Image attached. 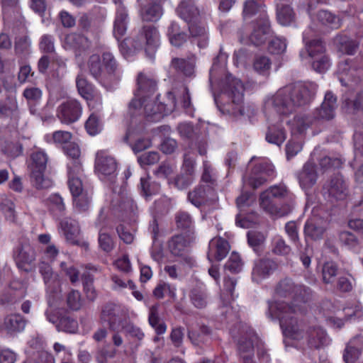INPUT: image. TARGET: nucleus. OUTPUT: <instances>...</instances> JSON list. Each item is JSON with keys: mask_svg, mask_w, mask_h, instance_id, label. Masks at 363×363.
Instances as JSON below:
<instances>
[{"mask_svg": "<svg viewBox=\"0 0 363 363\" xmlns=\"http://www.w3.org/2000/svg\"><path fill=\"white\" fill-rule=\"evenodd\" d=\"M316 91V85L297 82L279 89L273 96L267 98L264 104V112L267 121H272L274 114L288 116L296 107L311 102Z\"/></svg>", "mask_w": 363, "mask_h": 363, "instance_id": "f257e3e1", "label": "nucleus"}, {"mask_svg": "<svg viewBox=\"0 0 363 363\" xmlns=\"http://www.w3.org/2000/svg\"><path fill=\"white\" fill-rule=\"evenodd\" d=\"M304 313L302 305L268 301L267 316L272 320L279 319L284 335L294 340L304 337L303 325L298 321V316Z\"/></svg>", "mask_w": 363, "mask_h": 363, "instance_id": "f03ea898", "label": "nucleus"}, {"mask_svg": "<svg viewBox=\"0 0 363 363\" xmlns=\"http://www.w3.org/2000/svg\"><path fill=\"white\" fill-rule=\"evenodd\" d=\"M220 94L215 101L223 113L233 116H243L244 86L241 81L227 74L221 82Z\"/></svg>", "mask_w": 363, "mask_h": 363, "instance_id": "7ed1b4c3", "label": "nucleus"}, {"mask_svg": "<svg viewBox=\"0 0 363 363\" xmlns=\"http://www.w3.org/2000/svg\"><path fill=\"white\" fill-rule=\"evenodd\" d=\"M259 204L269 214L283 217L292 211L294 196L284 185L273 186L261 194Z\"/></svg>", "mask_w": 363, "mask_h": 363, "instance_id": "20e7f679", "label": "nucleus"}, {"mask_svg": "<svg viewBox=\"0 0 363 363\" xmlns=\"http://www.w3.org/2000/svg\"><path fill=\"white\" fill-rule=\"evenodd\" d=\"M231 335L236 343L237 352L242 363H255L253 360L255 344L258 336L254 330L245 323H239L230 330Z\"/></svg>", "mask_w": 363, "mask_h": 363, "instance_id": "39448f33", "label": "nucleus"}, {"mask_svg": "<svg viewBox=\"0 0 363 363\" xmlns=\"http://www.w3.org/2000/svg\"><path fill=\"white\" fill-rule=\"evenodd\" d=\"M47 162L48 156L44 151L40 150L33 151L28 161L30 182L33 186L38 189H47L53 184L52 181L45 176Z\"/></svg>", "mask_w": 363, "mask_h": 363, "instance_id": "423d86ee", "label": "nucleus"}, {"mask_svg": "<svg viewBox=\"0 0 363 363\" xmlns=\"http://www.w3.org/2000/svg\"><path fill=\"white\" fill-rule=\"evenodd\" d=\"M160 38L158 30L154 26H143L137 35L133 38V46L135 50L144 49L150 58H153L160 47Z\"/></svg>", "mask_w": 363, "mask_h": 363, "instance_id": "0eeeda50", "label": "nucleus"}, {"mask_svg": "<svg viewBox=\"0 0 363 363\" xmlns=\"http://www.w3.org/2000/svg\"><path fill=\"white\" fill-rule=\"evenodd\" d=\"M101 60L105 73L102 75V86L107 90H112L121 79L118 63L114 55L108 51L102 53Z\"/></svg>", "mask_w": 363, "mask_h": 363, "instance_id": "6e6552de", "label": "nucleus"}, {"mask_svg": "<svg viewBox=\"0 0 363 363\" xmlns=\"http://www.w3.org/2000/svg\"><path fill=\"white\" fill-rule=\"evenodd\" d=\"M324 197L330 202L345 199L348 194V184L342 175L335 174L323 186Z\"/></svg>", "mask_w": 363, "mask_h": 363, "instance_id": "1a4fd4ad", "label": "nucleus"}, {"mask_svg": "<svg viewBox=\"0 0 363 363\" xmlns=\"http://www.w3.org/2000/svg\"><path fill=\"white\" fill-rule=\"evenodd\" d=\"M82 113V106L76 99H68L57 108L56 116L60 121L66 125L77 121Z\"/></svg>", "mask_w": 363, "mask_h": 363, "instance_id": "9d476101", "label": "nucleus"}, {"mask_svg": "<svg viewBox=\"0 0 363 363\" xmlns=\"http://www.w3.org/2000/svg\"><path fill=\"white\" fill-rule=\"evenodd\" d=\"M272 33L269 17L266 13H262L252 22V30L249 39L253 45H259L271 37Z\"/></svg>", "mask_w": 363, "mask_h": 363, "instance_id": "9b49d317", "label": "nucleus"}, {"mask_svg": "<svg viewBox=\"0 0 363 363\" xmlns=\"http://www.w3.org/2000/svg\"><path fill=\"white\" fill-rule=\"evenodd\" d=\"M278 268L277 263L271 258H261L255 261L252 270V279L260 283L269 278Z\"/></svg>", "mask_w": 363, "mask_h": 363, "instance_id": "f8f14e48", "label": "nucleus"}, {"mask_svg": "<svg viewBox=\"0 0 363 363\" xmlns=\"http://www.w3.org/2000/svg\"><path fill=\"white\" fill-rule=\"evenodd\" d=\"M101 318L108 323L111 330L118 331L123 324L124 314L118 306L108 303L102 309Z\"/></svg>", "mask_w": 363, "mask_h": 363, "instance_id": "ddd939ff", "label": "nucleus"}, {"mask_svg": "<svg viewBox=\"0 0 363 363\" xmlns=\"http://www.w3.org/2000/svg\"><path fill=\"white\" fill-rule=\"evenodd\" d=\"M26 294V284L19 280H13L6 290L0 294V303H13L23 298Z\"/></svg>", "mask_w": 363, "mask_h": 363, "instance_id": "4468645a", "label": "nucleus"}, {"mask_svg": "<svg viewBox=\"0 0 363 363\" xmlns=\"http://www.w3.org/2000/svg\"><path fill=\"white\" fill-rule=\"evenodd\" d=\"M13 257L19 269L28 272L35 259V252L32 245L25 242L17 247L14 251Z\"/></svg>", "mask_w": 363, "mask_h": 363, "instance_id": "2eb2a0df", "label": "nucleus"}, {"mask_svg": "<svg viewBox=\"0 0 363 363\" xmlns=\"http://www.w3.org/2000/svg\"><path fill=\"white\" fill-rule=\"evenodd\" d=\"M337 98L331 91H327L320 107L316 109L315 119L331 120L335 117L337 108Z\"/></svg>", "mask_w": 363, "mask_h": 363, "instance_id": "dca6fc26", "label": "nucleus"}, {"mask_svg": "<svg viewBox=\"0 0 363 363\" xmlns=\"http://www.w3.org/2000/svg\"><path fill=\"white\" fill-rule=\"evenodd\" d=\"M95 168L96 171L105 177H114L116 174L117 164L113 157L108 155L104 152L100 151L96 154Z\"/></svg>", "mask_w": 363, "mask_h": 363, "instance_id": "f3484780", "label": "nucleus"}, {"mask_svg": "<svg viewBox=\"0 0 363 363\" xmlns=\"http://www.w3.org/2000/svg\"><path fill=\"white\" fill-rule=\"evenodd\" d=\"M325 230V221L318 216L308 218L304 225L305 236L313 240L322 239Z\"/></svg>", "mask_w": 363, "mask_h": 363, "instance_id": "a211bd4d", "label": "nucleus"}, {"mask_svg": "<svg viewBox=\"0 0 363 363\" xmlns=\"http://www.w3.org/2000/svg\"><path fill=\"white\" fill-rule=\"evenodd\" d=\"M144 114L152 121H158L172 111V108L162 103L146 99L143 108Z\"/></svg>", "mask_w": 363, "mask_h": 363, "instance_id": "6ab92c4d", "label": "nucleus"}, {"mask_svg": "<svg viewBox=\"0 0 363 363\" xmlns=\"http://www.w3.org/2000/svg\"><path fill=\"white\" fill-rule=\"evenodd\" d=\"M137 85L138 88L135 92L136 97L144 99H150L155 94L157 88L156 81L143 72L138 74Z\"/></svg>", "mask_w": 363, "mask_h": 363, "instance_id": "aec40b11", "label": "nucleus"}, {"mask_svg": "<svg viewBox=\"0 0 363 363\" xmlns=\"http://www.w3.org/2000/svg\"><path fill=\"white\" fill-rule=\"evenodd\" d=\"M297 177L302 189H311L315 185L318 179L315 165L311 162H307Z\"/></svg>", "mask_w": 363, "mask_h": 363, "instance_id": "412c9836", "label": "nucleus"}, {"mask_svg": "<svg viewBox=\"0 0 363 363\" xmlns=\"http://www.w3.org/2000/svg\"><path fill=\"white\" fill-rule=\"evenodd\" d=\"M177 13L189 26L200 19L198 9L192 3V0H184L177 7Z\"/></svg>", "mask_w": 363, "mask_h": 363, "instance_id": "4be33fe9", "label": "nucleus"}, {"mask_svg": "<svg viewBox=\"0 0 363 363\" xmlns=\"http://www.w3.org/2000/svg\"><path fill=\"white\" fill-rule=\"evenodd\" d=\"M177 228L189 237V240H194V222L192 216L186 211H179L175 214Z\"/></svg>", "mask_w": 363, "mask_h": 363, "instance_id": "5701e85b", "label": "nucleus"}, {"mask_svg": "<svg viewBox=\"0 0 363 363\" xmlns=\"http://www.w3.org/2000/svg\"><path fill=\"white\" fill-rule=\"evenodd\" d=\"M65 45L68 49L82 52L89 49L91 46V40L84 34L71 33L66 35Z\"/></svg>", "mask_w": 363, "mask_h": 363, "instance_id": "b1692460", "label": "nucleus"}, {"mask_svg": "<svg viewBox=\"0 0 363 363\" xmlns=\"http://www.w3.org/2000/svg\"><path fill=\"white\" fill-rule=\"evenodd\" d=\"M60 225L66 240L72 244L78 245V237L80 234L79 223L72 218L67 217L60 221Z\"/></svg>", "mask_w": 363, "mask_h": 363, "instance_id": "393cba45", "label": "nucleus"}, {"mask_svg": "<svg viewBox=\"0 0 363 363\" xmlns=\"http://www.w3.org/2000/svg\"><path fill=\"white\" fill-rule=\"evenodd\" d=\"M228 242L221 238H214L209 242L208 257L217 261L224 259L229 252Z\"/></svg>", "mask_w": 363, "mask_h": 363, "instance_id": "a878e982", "label": "nucleus"}, {"mask_svg": "<svg viewBox=\"0 0 363 363\" xmlns=\"http://www.w3.org/2000/svg\"><path fill=\"white\" fill-rule=\"evenodd\" d=\"M189 38L196 42L200 48H206L208 44V35L206 27L199 21L188 26Z\"/></svg>", "mask_w": 363, "mask_h": 363, "instance_id": "bb28decb", "label": "nucleus"}, {"mask_svg": "<svg viewBox=\"0 0 363 363\" xmlns=\"http://www.w3.org/2000/svg\"><path fill=\"white\" fill-rule=\"evenodd\" d=\"M363 350L362 340L359 337L351 339L347 344L343 352V360L345 363H354L360 357Z\"/></svg>", "mask_w": 363, "mask_h": 363, "instance_id": "cd10ccee", "label": "nucleus"}, {"mask_svg": "<svg viewBox=\"0 0 363 363\" xmlns=\"http://www.w3.org/2000/svg\"><path fill=\"white\" fill-rule=\"evenodd\" d=\"M311 30H305L303 34V40L305 48L309 57L315 58L321 55H325V48L323 41L320 39H310L309 33Z\"/></svg>", "mask_w": 363, "mask_h": 363, "instance_id": "c85d7f7f", "label": "nucleus"}, {"mask_svg": "<svg viewBox=\"0 0 363 363\" xmlns=\"http://www.w3.org/2000/svg\"><path fill=\"white\" fill-rule=\"evenodd\" d=\"M193 240L182 234L176 235L168 241V248L173 255L182 257L186 254L189 245Z\"/></svg>", "mask_w": 363, "mask_h": 363, "instance_id": "c756f323", "label": "nucleus"}, {"mask_svg": "<svg viewBox=\"0 0 363 363\" xmlns=\"http://www.w3.org/2000/svg\"><path fill=\"white\" fill-rule=\"evenodd\" d=\"M274 119L268 121L269 126L265 135V139L269 143L280 146L286 138V130L281 125L277 123H273Z\"/></svg>", "mask_w": 363, "mask_h": 363, "instance_id": "7c9ffc66", "label": "nucleus"}, {"mask_svg": "<svg viewBox=\"0 0 363 363\" xmlns=\"http://www.w3.org/2000/svg\"><path fill=\"white\" fill-rule=\"evenodd\" d=\"M306 334L308 343L311 347L318 349L328 344L327 334L320 327H310Z\"/></svg>", "mask_w": 363, "mask_h": 363, "instance_id": "2f4dec72", "label": "nucleus"}, {"mask_svg": "<svg viewBox=\"0 0 363 363\" xmlns=\"http://www.w3.org/2000/svg\"><path fill=\"white\" fill-rule=\"evenodd\" d=\"M167 36L172 45L179 48L189 38V35L182 30L176 22H172L167 28Z\"/></svg>", "mask_w": 363, "mask_h": 363, "instance_id": "473e14b6", "label": "nucleus"}, {"mask_svg": "<svg viewBox=\"0 0 363 363\" xmlns=\"http://www.w3.org/2000/svg\"><path fill=\"white\" fill-rule=\"evenodd\" d=\"M128 16L124 7L120 6L117 9L113 26V35L119 40L126 33Z\"/></svg>", "mask_w": 363, "mask_h": 363, "instance_id": "72a5a7b5", "label": "nucleus"}, {"mask_svg": "<svg viewBox=\"0 0 363 363\" xmlns=\"http://www.w3.org/2000/svg\"><path fill=\"white\" fill-rule=\"evenodd\" d=\"M169 96L172 97V111L174 109L176 106L175 104V97L177 96L179 98L182 107L186 111H190L191 110V96L188 87L182 84L179 86V88L174 89L173 91L169 92Z\"/></svg>", "mask_w": 363, "mask_h": 363, "instance_id": "f704fd0d", "label": "nucleus"}, {"mask_svg": "<svg viewBox=\"0 0 363 363\" xmlns=\"http://www.w3.org/2000/svg\"><path fill=\"white\" fill-rule=\"evenodd\" d=\"M316 21L325 28L337 29L342 25L339 16L326 10H320L316 14Z\"/></svg>", "mask_w": 363, "mask_h": 363, "instance_id": "c9c22d12", "label": "nucleus"}, {"mask_svg": "<svg viewBox=\"0 0 363 363\" xmlns=\"http://www.w3.org/2000/svg\"><path fill=\"white\" fill-rule=\"evenodd\" d=\"M334 43L340 52L350 55H352L356 52L359 46V44L356 40L350 39L347 35L341 34L337 35L335 37Z\"/></svg>", "mask_w": 363, "mask_h": 363, "instance_id": "e433bc0d", "label": "nucleus"}, {"mask_svg": "<svg viewBox=\"0 0 363 363\" xmlns=\"http://www.w3.org/2000/svg\"><path fill=\"white\" fill-rule=\"evenodd\" d=\"M351 60H345L338 64V78L342 86H350V82L354 80L356 70L352 66Z\"/></svg>", "mask_w": 363, "mask_h": 363, "instance_id": "4c0bfd02", "label": "nucleus"}, {"mask_svg": "<svg viewBox=\"0 0 363 363\" xmlns=\"http://www.w3.org/2000/svg\"><path fill=\"white\" fill-rule=\"evenodd\" d=\"M26 320L19 314L8 315L4 319V327L9 333H19L24 330Z\"/></svg>", "mask_w": 363, "mask_h": 363, "instance_id": "58836bf2", "label": "nucleus"}, {"mask_svg": "<svg viewBox=\"0 0 363 363\" xmlns=\"http://www.w3.org/2000/svg\"><path fill=\"white\" fill-rule=\"evenodd\" d=\"M38 268L45 285L52 289L59 285V276L52 271L48 263L40 262Z\"/></svg>", "mask_w": 363, "mask_h": 363, "instance_id": "ea45409f", "label": "nucleus"}, {"mask_svg": "<svg viewBox=\"0 0 363 363\" xmlns=\"http://www.w3.org/2000/svg\"><path fill=\"white\" fill-rule=\"evenodd\" d=\"M211 188L209 185H199L188 194V200L195 206L199 207L206 200L207 194Z\"/></svg>", "mask_w": 363, "mask_h": 363, "instance_id": "a19ab883", "label": "nucleus"}, {"mask_svg": "<svg viewBox=\"0 0 363 363\" xmlns=\"http://www.w3.org/2000/svg\"><path fill=\"white\" fill-rule=\"evenodd\" d=\"M47 206L55 216H62L66 211V206L62 197L59 194H51L46 201Z\"/></svg>", "mask_w": 363, "mask_h": 363, "instance_id": "79ce46f5", "label": "nucleus"}, {"mask_svg": "<svg viewBox=\"0 0 363 363\" xmlns=\"http://www.w3.org/2000/svg\"><path fill=\"white\" fill-rule=\"evenodd\" d=\"M87 66L90 74L102 85V75L105 74L101 57L98 55L89 57Z\"/></svg>", "mask_w": 363, "mask_h": 363, "instance_id": "37998d69", "label": "nucleus"}, {"mask_svg": "<svg viewBox=\"0 0 363 363\" xmlns=\"http://www.w3.org/2000/svg\"><path fill=\"white\" fill-rule=\"evenodd\" d=\"M148 321L157 335H162L166 332L167 325L160 320L158 304H155L150 308Z\"/></svg>", "mask_w": 363, "mask_h": 363, "instance_id": "c03bdc74", "label": "nucleus"}, {"mask_svg": "<svg viewBox=\"0 0 363 363\" xmlns=\"http://www.w3.org/2000/svg\"><path fill=\"white\" fill-rule=\"evenodd\" d=\"M162 11L160 4L153 3L144 6L140 12L144 21H157L162 16Z\"/></svg>", "mask_w": 363, "mask_h": 363, "instance_id": "a18cd8bd", "label": "nucleus"}, {"mask_svg": "<svg viewBox=\"0 0 363 363\" xmlns=\"http://www.w3.org/2000/svg\"><path fill=\"white\" fill-rule=\"evenodd\" d=\"M277 18L283 26L290 25L295 19V13L289 5L278 4L277 6Z\"/></svg>", "mask_w": 363, "mask_h": 363, "instance_id": "49530a36", "label": "nucleus"}, {"mask_svg": "<svg viewBox=\"0 0 363 363\" xmlns=\"http://www.w3.org/2000/svg\"><path fill=\"white\" fill-rule=\"evenodd\" d=\"M189 296L192 304L195 307L198 308H203L207 306L208 295L204 288L201 286L194 288L190 291Z\"/></svg>", "mask_w": 363, "mask_h": 363, "instance_id": "de8ad7c7", "label": "nucleus"}, {"mask_svg": "<svg viewBox=\"0 0 363 363\" xmlns=\"http://www.w3.org/2000/svg\"><path fill=\"white\" fill-rule=\"evenodd\" d=\"M18 110V103L15 97L7 96L0 100V117L8 118L11 116Z\"/></svg>", "mask_w": 363, "mask_h": 363, "instance_id": "09e8293b", "label": "nucleus"}, {"mask_svg": "<svg viewBox=\"0 0 363 363\" xmlns=\"http://www.w3.org/2000/svg\"><path fill=\"white\" fill-rule=\"evenodd\" d=\"M295 289L296 284L291 279L285 278L277 284L275 293L280 297L292 298Z\"/></svg>", "mask_w": 363, "mask_h": 363, "instance_id": "8fccbe9b", "label": "nucleus"}, {"mask_svg": "<svg viewBox=\"0 0 363 363\" xmlns=\"http://www.w3.org/2000/svg\"><path fill=\"white\" fill-rule=\"evenodd\" d=\"M171 67L186 76H191L194 72V63L184 58H173L171 61Z\"/></svg>", "mask_w": 363, "mask_h": 363, "instance_id": "3c124183", "label": "nucleus"}, {"mask_svg": "<svg viewBox=\"0 0 363 363\" xmlns=\"http://www.w3.org/2000/svg\"><path fill=\"white\" fill-rule=\"evenodd\" d=\"M74 208L79 212H86L91 206V196L87 191L72 196Z\"/></svg>", "mask_w": 363, "mask_h": 363, "instance_id": "603ef678", "label": "nucleus"}, {"mask_svg": "<svg viewBox=\"0 0 363 363\" xmlns=\"http://www.w3.org/2000/svg\"><path fill=\"white\" fill-rule=\"evenodd\" d=\"M272 66L271 60L264 55H257L253 62L254 70L263 76H268Z\"/></svg>", "mask_w": 363, "mask_h": 363, "instance_id": "864d4df0", "label": "nucleus"}, {"mask_svg": "<svg viewBox=\"0 0 363 363\" xmlns=\"http://www.w3.org/2000/svg\"><path fill=\"white\" fill-rule=\"evenodd\" d=\"M338 273L337 265L333 262H325L322 267L323 281L325 284H332L334 283L336 276Z\"/></svg>", "mask_w": 363, "mask_h": 363, "instance_id": "5fc2aeb1", "label": "nucleus"}, {"mask_svg": "<svg viewBox=\"0 0 363 363\" xmlns=\"http://www.w3.org/2000/svg\"><path fill=\"white\" fill-rule=\"evenodd\" d=\"M266 13L264 10V5L259 1L247 0L244 2L242 14L244 18H250L257 13Z\"/></svg>", "mask_w": 363, "mask_h": 363, "instance_id": "6e6d98bb", "label": "nucleus"}, {"mask_svg": "<svg viewBox=\"0 0 363 363\" xmlns=\"http://www.w3.org/2000/svg\"><path fill=\"white\" fill-rule=\"evenodd\" d=\"M0 210L3 212L8 220L11 222L16 221V213L15 211V205L13 202L6 196H4L1 199Z\"/></svg>", "mask_w": 363, "mask_h": 363, "instance_id": "4d7b16f0", "label": "nucleus"}, {"mask_svg": "<svg viewBox=\"0 0 363 363\" xmlns=\"http://www.w3.org/2000/svg\"><path fill=\"white\" fill-rule=\"evenodd\" d=\"M159 190L158 183L151 182L150 178L140 179V194L146 199L157 194Z\"/></svg>", "mask_w": 363, "mask_h": 363, "instance_id": "13d9d810", "label": "nucleus"}, {"mask_svg": "<svg viewBox=\"0 0 363 363\" xmlns=\"http://www.w3.org/2000/svg\"><path fill=\"white\" fill-rule=\"evenodd\" d=\"M76 84L79 94L85 99L89 100L92 98L93 88L85 77L78 75L76 79Z\"/></svg>", "mask_w": 363, "mask_h": 363, "instance_id": "bf43d9fd", "label": "nucleus"}, {"mask_svg": "<svg viewBox=\"0 0 363 363\" xmlns=\"http://www.w3.org/2000/svg\"><path fill=\"white\" fill-rule=\"evenodd\" d=\"M291 247L286 244L281 237H276L273 240L272 252L279 256H288L291 252Z\"/></svg>", "mask_w": 363, "mask_h": 363, "instance_id": "052dcab7", "label": "nucleus"}, {"mask_svg": "<svg viewBox=\"0 0 363 363\" xmlns=\"http://www.w3.org/2000/svg\"><path fill=\"white\" fill-rule=\"evenodd\" d=\"M42 96V90L36 86H28L23 92V96L29 104L35 105L38 104L41 100Z\"/></svg>", "mask_w": 363, "mask_h": 363, "instance_id": "680f3d73", "label": "nucleus"}, {"mask_svg": "<svg viewBox=\"0 0 363 363\" xmlns=\"http://www.w3.org/2000/svg\"><path fill=\"white\" fill-rule=\"evenodd\" d=\"M77 322L67 315H60V323H57V330L67 333H74L77 329Z\"/></svg>", "mask_w": 363, "mask_h": 363, "instance_id": "e2e57ef3", "label": "nucleus"}, {"mask_svg": "<svg viewBox=\"0 0 363 363\" xmlns=\"http://www.w3.org/2000/svg\"><path fill=\"white\" fill-rule=\"evenodd\" d=\"M85 128L89 135H95L102 130V123L96 114L92 113L85 123Z\"/></svg>", "mask_w": 363, "mask_h": 363, "instance_id": "0e129e2a", "label": "nucleus"}, {"mask_svg": "<svg viewBox=\"0 0 363 363\" xmlns=\"http://www.w3.org/2000/svg\"><path fill=\"white\" fill-rule=\"evenodd\" d=\"M120 197L115 195L111 201V206L113 210L118 212L128 213L133 211V203L129 199H125L119 202Z\"/></svg>", "mask_w": 363, "mask_h": 363, "instance_id": "69168bd1", "label": "nucleus"}, {"mask_svg": "<svg viewBox=\"0 0 363 363\" xmlns=\"http://www.w3.org/2000/svg\"><path fill=\"white\" fill-rule=\"evenodd\" d=\"M311 294L312 291L309 287L296 284V289L294 290L292 298L294 301L305 303L311 298Z\"/></svg>", "mask_w": 363, "mask_h": 363, "instance_id": "338daca9", "label": "nucleus"}, {"mask_svg": "<svg viewBox=\"0 0 363 363\" xmlns=\"http://www.w3.org/2000/svg\"><path fill=\"white\" fill-rule=\"evenodd\" d=\"M30 40L28 35H22L16 38L14 49L17 54H26L30 51Z\"/></svg>", "mask_w": 363, "mask_h": 363, "instance_id": "774afa93", "label": "nucleus"}]
</instances>
